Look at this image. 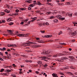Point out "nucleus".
Returning a JSON list of instances; mask_svg holds the SVG:
<instances>
[{
	"label": "nucleus",
	"mask_w": 77,
	"mask_h": 77,
	"mask_svg": "<svg viewBox=\"0 0 77 77\" xmlns=\"http://www.w3.org/2000/svg\"><path fill=\"white\" fill-rule=\"evenodd\" d=\"M70 68H71V69H74V67H72V66H70Z\"/></svg>",
	"instance_id": "54"
},
{
	"label": "nucleus",
	"mask_w": 77,
	"mask_h": 77,
	"mask_svg": "<svg viewBox=\"0 0 77 77\" xmlns=\"http://www.w3.org/2000/svg\"><path fill=\"white\" fill-rule=\"evenodd\" d=\"M20 11H23V10H24V8H20Z\"/></svg>",
	"instance_id": "27"
},
{
	"label": "nucleus",
	"mask_w": 77,
	"mask_h": 77,
	"mask_svg": "<svg viewBox=\"0 0 77 77\" xmlns=\"http://www.w3.org/2000/svg\"><path fill=\"white\" fill-rule=\"evenodd\" d=\"M11 47H17V46L15 44H12L11 45Z\"/></svg>",
	"instance_id": "11"
},
{
	"label": "nucleus",
	"mask_w": 77,
	"mask_h": 77,
	"mask_svg": "<svg viewBox=\"0 0 77 77\" xmlns=\"http://www.w3.org/2000/svg\"><path fill=\"white\" fill-rule=\"evenodd\" d=\"M26 2L29 3H32V1H26Z\"/></svg>",
	"instance_id": "19"
},
{
	"label": "nucleus",
	"mask_w": 77,
	"mask_h": 77,
	"mask_svg": "<svg viewBox=\"0 0 77 77\" xmlns=\"http://www.w3.org/2000/svg\"><path fill=\"white\" fill-rule=\"evenodd\" d=\"M33 2H34V3L35 4V5L36 4V3H37V2H36V1H34Z\"/></svg>",
	"instance_id": "57"
},
{
	"label": "nucleus",
	"mask_w": 77,
	"mask_h": 77,
	"mask_svg": "<svg viewBox=\"0 0 77 77\" xmlns=\"http://www.w3.org/2000/svg\"><path fill=\"white\" fill-rule=\"evenodd\" d=\"M62 13L63 14H66V12L65 11H62Z\"/></svg>",
	"instance_id": "44"
},
{
	"label": "nucleus",
	"mask_w": 77,
	"mask_h": 77,
	"mask_svg": "<svg viewBox=\"0 0 77 77\" xmlns=\"http://www.w3.org/2000/svg\"><path fill=\"white\" fill-rule=\"evenodd\" d=\"M76 34V32H73L72 33L73 35H75Z\"/></svg>",
	"instance_id": "40"
},
{
	"label": "nucleus",
	"mask_w": 77,
	"mask_h": 77,
	"mask_svg": "<svg viewBox=\"0 0 77 77\" xmlns=\"http://www.w3.org/2000/svg\"><path fill=\"white\" fill-rule=\"evenodd\" d=\"M45 24L46 26H49V23L48 22H46L45 23Z\"/></svg>",
	"instance_id": "39"
},
{
	"label": "nucleus",
	"mask_w": 77,
	"mask_h": 77,
	"mask_svg": "<svg viewBox=\"0 0 77 77\" xmlns=\"http://www.w3.org/2000/svg\"><path fill=\"white\" fill-rule=\"evenodd\" d=\"M51 2V1L50 0H47V2Z\"/></svg>",
	"instance_id": "64"
},
{
	"label": "nucleus",
	"mask_w": 77,
	"mask_h": 77,
	"mask_svg": "<svg viewBox=\"0 0 77 77\" xmlns=\"http://www.w3.org/2000/svg\"><path fill=\"white\" fill-rule=\"evenodd\" d=\"M43 75H45V77H47V74H46V73H43Z\"/></svg>",
	"instance_id": "37"
},
{
	"label": "nucleus",
	"mask_w": 77,
	"mask_h": 77,
	"mask_svg": "<svg viewBox=\"0 0 77 77\" xmlns=\"http://www.w3.org/2000/svg\"><path fill=\"white\" fill-rule=\"evenodd\" d=\"M20 24H24V22H21V23H20Z\"/></svg>",
	"instance_id": "63"
},
{
	"label": "nucleus",
	"mask_w": 77,
	"mask_h": 77,
	"mask_svg": "<svg viewBox=\"0 0 77 77\" xmlns=\"http://www.w3.org/2000/svg\"><path fill=\"white\" fill-rule=\"evenodd\" d=\"M13 15V14H8V16H12Z\"/></svg>",
	"instance_id": "51"
},
{
	"label": "nucleus",
	"mask_w": 77,
	"mask_h": 77,
	"mask_svg": "<svg viewBox=\"0 0 77 77\" xmlns=\"http://www.w3.org/2000/svg\"><path fill=\"white\" fill-rule=\"evenodd\" d=\"M14 15L16 16V15H18V13H15L14 14Z\"/></svg>",
	"instance_id": "50"
},
{
	"label": "nucleus",
	"mask_w": 77,
	"mask_h": 77,
	"mask_svg": "<svg viewBox=\"0 0 77 77\" xmlns=\"http://www.w3.org/2000/svg\"><path fill=\"white\" fill-rule=\"evenodd\" d=\"M0 60L2 61H4V60L3 59H2V58H0Z\"/></svg>",
	"instance_id": "52"
},
{
	"label": "nucleus",
	"mask_w": 77,
	"mask_h": 77,
	"mask_svg": "<svg viewBox=\"0 0 77 77\" xmlns=\"http://www.w3.org/2000/svg\"><path fill=\"white\" fill-rule=\"evenodd\" d=\"M8 32H12V30H7Z\"/></svg>",
	"instance_id": "61"
},
{
	"label": "nucleus",
	"mask_w": 77,
	"mask_h": 77,
	"mask_svg": "<svg viewBox=\"0 0 77 77\" xmlns=\"http://www.w3.org/2000/svg\"><path fill=\"white\" fill-rule=\"evenodd\" d=\"M31 22V21H29L28 22L27 24H30V23Z\"/></svg>",
	"instance_id": "46"
},
{
	"label": "nucleus",
	"mask_w": 77,
	"mask_h": 77,
	"mask_svg": "<svg viewBox=\"0 0 77 77\" xmlns=\"http://www.w3.org/2000/svg\"><path fill=\"white\" fill-rule=\"evenodd\" d=\"M32 47H34V48L36 47H41V46L39 45H32Z\"/></svg>",
	"instance_id": "5"
},
{
	"label": "nucleus",
	"mask_w": 77,
	"mask_h": 77,
	"mask_svg": "<svg viewBox=\"0 0 77 77\" xmlns=\"http://www.w3.org/2000/svg\"><path fill=\"white\" fill-rule=\"evenodd\" d=\"M28 10H31V9H32V8H31L29 7L28 8Z\"/></svg>",
	"instance_id": "55"
},
{
	"label": "nucleus",
	"mask_w": 77,
	"mask_h": 77,
	"mask_svg": "<svg viewBox=\"0 0 77 77\" xmlns=\"http://www.w3.org/2000/svg\"><path fill=\"white\" fill-rule=\"evenodd\" d=\"M38 64H39V65H41L42 64V61H41L39 60L37 62Z\"/></svg>",
	"instance_id": "8"
},
{
	"label": "nucleus",
	"mask_w": 77,
	"mask_h": 77,
	"mask_svg": "<svg viewBox=\"0 0 77 77\" xmlns=\"http://www.w3.org/2000/svg\"><path fill=\"white\" fill-rule=\"evenodd\" d=\"M72 2H66V4H67V5H70L71 3H72Z\"/></svg>",
	"instance_id": "24"
},
{
	"label": "nucleus",
	"mask_w": 77,
	"mask_h": 77,
	"mask_svg": "<svg viewBox=\"0 0 77 77\" xmlns=\"http://www.w3.org/2000/svg\"><path fill=\"white\" fill-rule=\"evenodd\" d=\"M18 36H19V37H24L25 35L24 34H17L16 35Z\"/></svg>",
	"instance_id": "3"
},
{
	"label": "nucleus",
	"mask_w": 77,
	"mask_h": 77,
	"mask_svg": "<svg viewBox=\"0 0 77 77\" xmlns=\"http://www.w3.org/2000/svg\"><path fill=\"white\" fill-rule=\"evenodd\" d=\"M60 19L61 20H65V17H61Z\"/></svg>",
	"instance_id": "43"
},
{
	"label": "nucleus",
	"mask_w": 77,
	"mask_h": 77,
	"mask_svg": "<svg viewBox=\"0 0 77 77\" xmlns=\"http://www.w3.org/2000/svg\"><path fill=\"white\" fill-rule=\"evenodd\" d=\"M36 13H39L41 12V11L38 10V11H36Z\"/></svg>",
	"instance_id": "42"
},
{
	"label": "nucleus",
	"mask_w": 77,
	"mask_h": 77,
	"mask_svg": "<svg viewBox=\"0 0 77 77\" xmlns=\"http://www.w3.org/2000/svg\"><path fill=\"white\" fill-rule=\"evenodd\" d=\"M43 66L45 68H46V67L48 66V65H47V64H45V65H43Z\"/></svg>",
	"instance_id": "25"
},
{
	"label": "nucleus",
	"mask_w": 77,
	"mask_h": 77,
	"mask_svg": "<svg viewBox=\"0 0 77 77\" xmlns=\"http://www.w3.org/2000/svg\"><path fill=\"white\" fill-rule=\"evenodd\" d=\"M14 24V23L12 22H10L9 23V25L10 26H11V25H13Z\"/></svg>",
	"instance_id": "26"
},
{
	"label": "nucleus",
	"mask_w": 77,
	"mask_h": 77,
	"mask_svg": "<svg viewBox=\"0 0 77 77\" xmlns=\"http://www.w3.org/2000/svg\"><path fill=\"white\" fill-rule=\"evenodd\" d=\"M68 15L69 17H72V14H68Z\"/></svg>",
	"instance_id": "21"
},
{
	"label": "nucleus",
	"mask_w": 77,
	"mask_h": 77,
	"mask_svg": "<svg viewBox=\"0 0 77 77\" xmlns=\"http://www.w3.org/2000/svg\"><path fill=\"white\" fill-rule=\"evenodd\" d=\"M60 74H61V75H64V74L62 72H60Z\"/></svg>",
	"instance_id": "49"
},
{
	"label": "nucleus",
	"mask_w": 77,
	"mask_h": 77,
	"mask_svg": "<svg viewBox=\"0 0 77 77\" xmlns=\"http://www.w3.org/2000/svg\"><path fill=\"white\" fill-rule=\"evenodd\" d=\"M32 6H35V4H32Z\"/></svg>",
	"instance_id": "62"
},
{
	"label": "nucleus",
	"mask_w": 77,
	"mask_h": 77,
	"mask_svg": "<svg viewBox=\"0 0 77 77\" xmlns=\"http://www.w3.org/2000/svg\"><path fill=\"white\" fill-rule=\"evenodd\" d=\"M0 55L2 56H3V54L1 52H0Z\"/></svg>",
	"instance_id": "41"
},
{
	"label": "nucleus",
	"mask_w": 77,
	"mask_h": 77,
	"mask_svg": "<svg viewBox=\"0 0 77 77\" xmlns=\"http://www.w3.org/2000/svg\"><path fill=\"white\" fill-rule=\"evenodd\" d=\"M15 11H16V13H18V12H20V11L18 9H16L15 10Z\"/></svg>",
	"instance_id": "23"
},
{
	"label": "nucleus",
	"mask_w": 77,
	"mask_h": 77,
	"mask_svg": "<svg viewBox=\"0 0 77 77\" xmlns=\"http://www.w3.org/2000/svg\"><path fill=\"white\" fill-rule=\"evenodd\" d=\"M1 14V15H5V13L3 12H2Z\"/></svg>",
	"instance_id": "34"
},
{
	"label": "nucleus",
	"mask_w": 77,
	"mask_h": 77,
	"mask_svg": "<svg viewBox=\"0 0 77 77\" xmlns=\"http://www.w3.org/2000/svg\"><path fill=\"white\" fill-rule=\"evenodd\" d=\"M51 36H52V35H47L46 37L47 38H51Z\"/></svg>",
	"instance_id": "10"
},
{
	"label": "nucleus",
	"mask_w": 77,
	"mask_h": 77,
	"mask_svg": "<svg viewBox=\"0 0 77 77\" xmlns=\"http://www.w3.org/2000/svg\"><path fill=\"white\" fill-rule=\"evenodd\" d=\"M4 69H2L1 70L0 72H3L4 71Z\"/></svg>",
	"instance_id": "29"
},
{
	"label": "nucleus",
	"mask_w": 77,
	"mask_h": 77,
	"mask_svg": "<svg viewBox=\"0 0 77 77\" xmlns=\"http://www.w3.org/2000/svg\"><path fill=\"white\" fill-rule=\"evenodd\" d=\"M46 15H48V14H51V12H49L46 13Z\"/></svg>",
	"instance_id": "30"
},
{
	"label": "nucleus",
	"mask_w": 77,
	"mask_h": 77,
	"mask_svg": "<svg viewBox=\"0 0 77 77\" xmlns=\"http://www.w3.org/2000/svg\"><path fill=\"white\" fill-rule=\"evenodd\" d=\"M3 51H5V50H6V48H3Z\"/></svg>",
	"instance_id": "60"
},
{
	"label": "nucleus",
	"mask_w": 77,
	"mask_h": 77,
	"mask_svg": "<svg viewBox=\"0 0 77 77\" xmlns=\"http://www.w3.org/2000/svg\"><path fill=\"white\" fill-rule=\"evenodd\" d=\"M57 18H58V19H61V18H62V16L60 15H58L56 16Z\"/></svg>",
	"instance_id": "7"
},
{
	"label": "nucleus",
	"mask_w": 77,
	"mask_h": 77,
	"mask_svg": "<svg viewBox=\"0 0 77 77\" xmlns=\"http://www.w3.org/2000/svg\"><path fill=\"white\" fill-rule=\"evenodd\" d=\"M29 6H30V7H31V8H33V5H32V4H31L29 5Z\"/></svg>",
	"instance_id": "45"
},
{
	"label": "nucleus",
	"mask_w": 77,
	"mask_h": 77,
	"mask_svg": "<svg viewBox=\"0 0 77 77\" xmlns=\"http://www.w3.org/2000/svg\"><path fill=\"white\" fill-rule=\"evenodd\" d=\"M40 32H41L42 33H45V31H42L41 30L40 31Z\"/></svg>",
	"instance_id": "31"
},
{
	"label": "nucleus",
	"mask_w": 77,
	"mask_h": 77,
	"mask_svg": "<svg viewBox=\"0 0 77 77\" xmlns=\"http://www.w3.org/2000/svg\"><path fill=\"white\" fill-rule=\"evenodd\" d=\"M6 6H7V7L8 8H9V5H6Z\"/></svg>",
	"instance_id": "58"
},
{
	"label": "nucleus",
	"mask_w": 77,
	"mask_h": 77,
	"mask_svg": "<svg viewBox=\"0 0 77 77\" xmlns=\"http://www.w3.org/2000/svg\"><path fill=\"white\" fill-rule=\"evenodd\" d=\"M7 57H11V54H8V55H7Z\"/></svg>",
	"instance_id": "53"
},
{
	"label": "nucleus",
	"mask_w": 77,
	"mask_h": 77,
	"mask_svg": "<svg viewBox=\"0 0 77 77\" xmlns=\"http://www.w3.org/2000/svg\"><path fill=\"white\" fill-rule=\"evenodd\" d=\"M70 41H71V42H74V41H75V40H70Z\"/></svg>",
	"instance_id": "56"
},
{
	"label": "nucleus",
	"mask_w": 77,
	"mask_h": 77,
	"mask_svg": "<svg viewBox=\"0 0 77 77\" xmlns=\"http://www.w3.org/2000/svg\"><path fill=\"white\" fill-rule=\"evenodd\" d=\"M11 76L13 77H16V75H12Z\"/></svg>",
	"instance_id": "48"
},
{
	"label": "nucleus",
	"mask_w": 77,
	"mask_h": 77,
	"mask_svg": "<svg viewBox=\"0 0 77 77\" xmlns=\"http://www.w3.org/2000/svg\"><path fill=\"white\" fill-rule=\"evenodd\" d=\"M7 20L8 22H9L11 21V19L9 18H8V19Z\"/></svg>",
	"instance_id": "22"
},
{
	"label": "nucleus",
	"mask_w": 77,
	"mask_h": 77,
	"mask_svg": "<svg viewBox=\"0 0 77 77\" xmlns=\"http://www.w3.org/2000/svg\"><path fill=\"white\" fill-rule=\"evenodd\" d=\"M52 75L53 77H59L57 76V74L55 73H53Z\"/></svg>",
	"instance_id": "6"
},
{
	"label": "nucleus",
	"mask_w": 77,
	"mask_h": 77,
	"mask_svg": "<svg viewBox=\"0 0 77 77\" xmlns=\"http://www.w3.org/2000/svg\"><path fill=\"white\" fill-rule=\"evenodd\" d=\"M53 18H54V17L53 16H51L49 18V19L51 20V19H53Z\"/></svg>",
	"instance_id": "18"
},
{
	"label": "nucleus",
	"mask_w": 77,
	"mask_h": 77,
	"mask_svg": "<svg viewBox=\"0 0 77 77\" xmlns=\"http://www.w3.org/2000/svg\"><path fill=\"white\" fill-rule=\"evenodd\" d=\"M49 5H50V6H53V4L51 3H50V4H49Z\"/></svg>",
	"instance_id": "47"
},
{
	"label": "nucleus",
	"mask_w": 77,
	"mask_h": 77,
	"mask_svg": "<svg viewBox=\"0 0 77 77\" xmlns=\"http://www.w3.org/2000/svg\"><path fill=\"white\" fill-rule=\"evenodd\" d=\"M66 59H67L66 57H63L61 58V60H66Z\"/></svg>",
	"instance_id": "14"
},
{
	"label": "nucleus",
	"mask_w": 77,
	"mask_h": 77,
	"mask_svg": "<svg viewBox=\"0 0 77 77\" xmlns=\"http://www.w3.org/2000/svg\"><path fill=\"white\" fill-rule=\"evenodd\" d=\"M3 75H9V73H3Z\"/></svg>",
	"instance_id": "15"
},
{
	"label": "nucleus",
	"mask_w": 77,
	"mask_h": 77,
	"mask_svg": "<svg viewBox=\"0 0 77 77\" xmlns=\"http://www.w3.org/2000/svg\"><path fill=\"white\" fill-rule=\"evenodd\" d=\"M32 20H36V19H37V17H35L33 18H32Z\"/></svg>",
	"instance_id": "33"
},
{
	"label": "nucleus",
	"mask_w": 77,
	"mask_h": 77,
	"mask_svg": "<svg viewBox=\"0 0 77 77\" xmlns=\"http://www.w3.org/2000/svg\"><path fill=\"white\" fill-rule=\"evenodd\" d=\"M7 57H6V56H4L2 58L4 59H6V58H7Z\"/></svg>",
	"instance_id": "38"
},
{
	"label": "nucleus",
	"mask_w": 77,
	"mask_h": 77,
	"mask_svg": "<svg viewBox=\"0 0 77 77\" xmlns=\"http://www.w3.org/2000/svg\"><path fill=\"white\" fill-rule=\"evenodd\" d=\"M6 22V21L5 20H2V23H4Z\"/></svg>",
	"instance_id": "32"
},
{
	"label": "nucleus",
	"mask_w": 77,
	"mask_h": 77,
	"mask_svg": "<svg viewBox=\"0 0 77 77\" xmlns=\"http://www.w3.org/2000/svg\"><path fill=\"white\" fill-rule=\"evenodd\" d=\"M29 19H26V20H23V21L24 23H27V21H29Z\"/></svg>",
	"instance_id": "13"
},
{
	"label": "nucleus",
	"mask_w": 77,
	"mask_h": 77,
	"mask_svg": "<svg viewBox=\"0 0 77 77\" xmlns=\"http://www.w3.org/2000/svg\"><path fill=\"white\" fill-rule=\"evenodd\" d=\"M68 74H70V75H72V73L71 72H68Z\"/></svg>",
	"instance_id": "35"
},
{
	"label": "nucleus",
	"mask_w": 77,
	"mask_h": 77,
	"mask_svg": "<svg viewBox=\"0 0 77 77\" xmlns=\"http://www.w3.org/2000/svg\"><path fill=\"white\" fill-rule=\"evenodd\" d=\"M37 3L38 4V5H42L41 4V3L39 1H38L37 2Z\"/></svg>",
	"instance_id": "28"
},
{
	"label": "nucleus",
	"mask_w": 77,
	"mask_h": 77,
	"mask_svg": "<svg viewBox=\"0 0 77 77\" xmlns=\"http://www.w3.org/2000/svg\"><path fill=\"white\" fill-rule=\"evenodd\" d=\"M54 23H57L58 22V20L57 19H55L53 21Z\"/></svg>",
	"instance_id": "17"
},
{
	"label": "nucleus",
	"mask_w": 77,
	"mask_h": 77,
	"mask_svg": "<svg viewBox=\"0 0 77 77\" xmlns=\"http://www.w3.org/2000/svg\"><path fill=\"white\" fill-rule=\"evenodd\" d=\"M41 54H48V53L47 52V51H43V52L41 53Z\"/></svg>",
	"instance_id": "2"
},
{
	"label": "nucleus",
	"mask_w": 77,
	"mask_h": 77,
	"mask_svg": "<svg viewBox=\"0 0 77 77\" xmlns=\"http://www.w3.org/2000/svg\"><path fill=\"white\" fill-rule=\"evenodd\" d=\"M59 44L61 45H66V43H59Z\"/></svg>",
	"instance_id": "12"
},
{
	"label": "nucleus",
	"mask_w": 77,
	"mask_h": 77,
	"mask_svg": "<svg viewBox=\"0 0 77 77\" xmlns=\"http://www.w3.org/2000/svg\"><path fill=\"white\" fill-rule=\"evenodd\" d=\"M7 58L8 59H11V57H7Z\"/></svg>",
	"instance_id": "36"
},
{
	"label": "nucleus",
	"mask_w": 77,
	"mask_h": 77,
	"mask_svg": "<svg viewBox=\"0 0 77 77\" xmlns=\"http://www.w3.org/2000/svg\"><path fill=\"white\" fill-rule=\"evenodd\" d=\"M64 53H64V55H68L69 54V53L68 52H64Z\"/></svg>",
	"instance_id": "20"
},
{
	"label": "nucleus",
	"mask_w": 77,
	"mask_h": 77,
	"mask_svg": "<svg viewBox=\"0 0 77 77\" xmlns=\"http://www.w3.org/2000/svg\"><path fill=\"white\" fill-rule=\"evenodd\" d=\"M38 25H39L38 27H41L42 26V23H38Z\"/></svg>",
	"instance_id": "16"
},
{
	"label": "nucleus",
	"mask_w": 77,
	"mask_h": 77,
	"mask_svg": "<svg viewBox=\"0 0 77 77\" xmlns=\"http://www.w3.org/2000/svg\"><path fill=\"white\" fill-rule=\"evenodd\" d=\"M47 58L45 57H42V58L41 59V60H44L45 61H46V62H48V60H47Z\"/></svg>",
	"instance_id": "4"
},
{
	"label": "nucleus",
	"mask_w": 77,
	"mask_h": 77,
	"mask_svg": "<svg viewBox=\"0 0 77 77\" xmlns=\"http://www.w3.org/2000/svg\"><path fill=\"white\" fill-rule=\"evenodd\" d=\"M62 58L61 59L59 58L56 59V60H57V61H58L59 62H62Z\"/></svg>",
	"instance_id": "9"
},
{
	"label": "nucleus",
	"mask_w": 77,
	"mask_h": 77,
	"mask_svg": "<svg viewBox=\"0 0 77 77\" xmlns=\"http://www.w3.org/2000/svg\"><path fill=\"white\" fill-rule=\"evenodd\" d=\"M60 54L61 56H63V55H65L64 54Z\"/></svg>",
	"instance_id": "59"
},
{
	"label": "nucleus",
	"mask_w": 77,
	"mask_h": 77,
	"mask_svg": "<svg viewBox=\"0 0 77 77\" xmlns=\"http://www.w3.org/2000/svg\"><path fill=\"white\" fill-rule=\"evenodd\" d=\"M29 44H35V43L33 42H29L28 43H25V44H24V45L25 46H29V45H30Z\"/></svg>",
	"instance_id": "1"
}]
</instances>
